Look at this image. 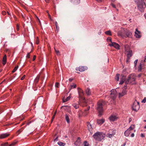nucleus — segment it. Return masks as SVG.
<instances>
[{
    "mask_svg": "<svg viewBox=\"0 0 146 146\" xmlns=\"http://www.w3.org/2000/svg\"><path fill=\"white\" fill-rule=\"evenodd\" d=\"M109 118L110 121H113L117 120V117L115 115H112L109 117Z\"/></svg>",
    "mask_w": 146,
    "mask_h": 146,
    "instance_id": "nucleus-17",
    "label": "nucleus"
},
{
    "mask_svg": "<svg viewBox=\"0 0 146 146\" xmlns=\"http://www.w3.org/2000/svg\"><path fill=\"white\" fill-rule=\"evenodd\" d=\"M36 56L35 55L34 56L33 58V61L35 60L36 59Z\"/></svg>",
    "mask_w": 146,
    "mask_h": 146,
    "instance_id": "nucleus-57",
    "label": "nucleus"
},
{
    "mask_svg": "<svg viewBox=\"0 0 146 146\" xmlns=\"http://www.w3.org/2000/svg\"><path fill=\"white\" fill-rule=\"evenodd\" d=\"M138 60L137 59V60H136L134 62V64L135 65V66H136L137 63V62H138Z\"/></svg>",
    "mask_w": 146,
    "mask_h": 146,
    "instance_id": "nucleus-53",
    "label": "nucleus"
},
{
    "mask_svg": "<svg viewBox=\"0 0 146 146\" xmlns=\"http://www.w3.org/2000/svg\"><path fill=\"white\" fill-rule=\"evenodd\" d=\"M127 91L125 90H123L121 93H119V98L121 97L126 94L127 93Z\"/></svg>",
    "mask_w": 146,
    "mask_h": 146,
    "instance_id": "nucleus-13",
    "label": "nucleus"
},
{
    "mask_svg": "<svg viewBox=\"0 0 146 146\" xmlns=\"http://www.w3.org/2000/svg\"><path fill=\"white\" fill-rule=\"evenodd\" d=\"M84 146H89V144L88 143V142L86 141H85L84 142Z\"/></svg>",
    "mask_w": 146,
    "mask_h": 146,
    "instance_id": "nucleus-43",
    "label": "nucleus"
},
{
    "mask_svg": "<svg viewBox=\"0 0 146 146\" xmlns=\"http://www.w3.org/2000/svg\"><path fill=\"white\" fill-rule=\"evenodd\" d=\"M40 74L37 76L35 79V83H37L38 82L40 78Z\"/></svg>",
    "mask_w": 146,
    "mask_h": 146,
    "instance_id": "nucleus-25",
    "label": "nucleus"
},
{
    "mask_svg": "<svg viewBox=\"0 0 146 146\" xmlns=\"http://www.w3.org/2000/svg\"><path fill=\"white\" fill-rule=\"evenodd\" d=\"M105 121V120L103 119H98L97 120V123L99 125H101Z\"/></svg>",
    "mask_w": 146,
    "mask_h": 146,
    "instance_id": "nucleus-21",
    "label": "nucleus"
},
{
    "mask_svg": "<svg viewBox=\"0 0 146 146\" xmlns=\"http://www.w3.org/2000/svg\"><path fill=\"white\" fill-rule=\"evenodd\" d=\"M54 50H55V52H56V53L57 54V55H60V52H59V51L58 50H56V48H55V47H54Z\"/></svg>",
    "mask_w": 146,
    "mask_h": 146,
    "instance_id": "nucleus-41",
    "label": "nucleus"
},
{
    "mask_svg": "<svg viewBox=\"0 0 146 146\" xmlns=\"http://www.w3.org/2000/svg\"><path fill=\"white\" fill-rule=\"evenodd\" d=\"M119 74H116L115 77V79L116 80H117V81H119Z\"/></svg>",
    "mask_w": 146,
    "mask_h": 146,
    "instance_id": "nucleus-34",
    "label": "nucleus"
},
{
    "mask_svg": "<svg viewBox=\"0 0 146 146\" xmlns=\"http://www.w3.org/2000/svg\"><path fill=\"white\" fill-rule=\"evenodd\" d=\"M109 45L110 46H113L115 48L117 49H119V45L115 42H112V44H109Z\"/></svg>",
    "mask_w": 146,
    "mask_h": 146,
    "instance_id": "nucleus-10",
    "label": "nucleus"
},
{
    "mask_svg": "<svg viewBox=\"0 0 146 146\" xmlns=\"http://www.w3.org/2000/svg\"><path fill=\"white\" fill-rule=\"evenodd\" d=\"M141 137H144V135L142 133L141 134Z\"/></svg>",
    "mask_w": 146,
    "mask_h": 146,
    "instance_id": "nucleus-63",
    "label": "nucleus"
},
{
    "mask_svg": "<svg viewBox=\"0 0 146 146\" xmlns=\"http://www.w3.org/2000/svg\"><path fill=\"white\" fill-rule=\"evenodd\" d=\"M59 85V83L58 82H56L55 83V86L56 88H58Z\"/></svg>",
    "mask_w": 146,
    "mask_h": 146,
    "instance_id": "nucleus-48",
    "label": "nucleus"
},
{
    "mask_svg": "<svg viewBox=\"0 0 146 146\" xmlns=\"http://www.w3.org/2000/svg\"><path fill=\"white\" fill-rule=\"evenodd\" d=\"M140 32L137 30V29H136V31L135 32V36L137 38H140L141 37V36L140 35Z\"/></svg>",
    "mask_w": 146,
    "mask_h": 146,
    "instance_id": "nucleus-12",
    "label": "nucleus"
},
{
    "mask_svg": "<svg viewBox=\"0 0 146 146\" xmlns=\"http://www.w3.org/2000/svg\"><path fill=\"white\" fill-rule=\"evenodd\" d=\"M131 137H133L134 136V133H132L131 134Z\"/></svg>",
    "mask_w": 146,
    "mask_h": 146,
    "instance_id": "nucleus-59",
    "label": "nucleus"
},
{
    "mask_svg": "<svg viewBox=\"0 0 146 146\" xmlns=\"http://www.w3.org/2000/svg\"><path fill=\"white\" fill-rule=\"evenodd\" d=\"M73 80V78H69V81H70V82H71L72 80Z\"/></svg>",
    "mask_w": 146,
    "mask_h": 146,
    "instance_id": "nucleus-61",
    "label": "nucleus"
},
{
    "mask_svg": "<svg viewBox=\"0 0 146 146\" xmlns=\"http://www.w3.org/2000/svg\"><path fill=\"white\" fill-rule=\"evenodd\" d=\"M30 53H28L27 55V57L28 58H29L30 57Z\"/></svg>",
    "mask_w": 146,
    "mask_h": 146,
    "instance_id": "nucleus-49",
    "label": "nucleus"
},
{
    "mask_svg": "<svg viewBox=\"0 0 146 146\" xmlns=\"http://www.w3.org/2000/svg\"><path fill=\"white\" fill-rule=\"evenodd\" d=\"M90 107H88L85 110V111H88L90 109Z\"/></svg>",
    "mask_w": 146,
    "mask_h": 146,
    "instance_id": "nucleus-54",
    "label": "nucleus"
},
{
    "mask_svg": "<svg viewBox=\"0 0 146 146\" xmlns=\"http://www.w3.org/2000/svg\"><path fill=\"white\" fill-rule=\"evenodd\" d=\"M130 50V48L128 45H125L124 53L126 54Z\"/></svg>",
    "mask_w": 146,
    "mask_h": 146,
    "instance_id": "nucleus-16",
    "label": "nucleus"
},
{
    "mask_svg": "<svg viewBox=\"0 0 146 146\" xmlns=\"http://www.w3.org/2000/svg\"><path fill=\"white\" fill-rule=\"evenodd\" d=\"M65 119L67 122L69 123L70 122V119L68 115L67 114L65 115Z\"/></svg>",
    "mask_w": 146,
    "mask_h": 146,
    "instance_id": "nucleus-29",
    "label": "nucleus"
},
{
    "mask_svg": "<svg viewBox=\"0 0 146 146\" xmlns=\"http://www.w3.org/2000/svg\"><path fill=\"white\" fill-rule=\"evenodd\" d=\"M78 92L79 94V98L80 99H83L84 100H85V98L83 97V96L84 94V93L83 91L80 88H78Z\"/></svg>",
    "mask_w": 146,
    "mask_h": 146,
    "instance_id": "nucleus-6",
    "label": "nucleus"
},
{
    "mask_svg": "<svg viewBox=\"0 0 146 146\" xmlns=\"http://www.w3.org/2000/svg\"><path fill=\"white\" fill-rule=\"evenodd\" d=\"M124 82H125V81L120 80V82L119 83V84L121 85Z\"/></svg>",
    "mask_w": 146,
    "mask_h": 146,
    "instance_id": "nucleus-51",
    "label": "nucleus"
},
{
    "mask_svg": "<svg viewBox=\"0 0 146 146\" xmlns=\"http://www.w3.org/2000/svg\"><path fill=\"white\" fill-rule=\"evenodd\" d=\"M70 96H69L66 98L65 99H64V98H63V102H65L69 100L70 99Z\"/></svg>",
    "mask_w": 146,
    "mask_h": 146,
    "instance_id": "nucleus-27",
    "label": "nucleus"
},
{
    "mask_svg": "<svg viewBox=\"0 0 146 146\" xmlns=\"http://www.w3.org/2000/svg\"><path fill=\"white\" fill-rule=\"evenodd\" d=\"M106 104V102L102 100L99 101L98 102L97 110L98 111L99 115H102V113L103 111V107Z\"/></svg>",
    "mask_w": 146,
    "mask_h": 146,
    "instance_id": "nucleus-2",
    "label": "nucleus"
},
{
    "mask_svg": "<svg viewBox=\"0 0 146 146\" xmlns=\"http://www.w3.org/2000/svg\"><path fill=\"white\" fill-rule=\"evenodd\" d=\"M111 95V97L112 99L113 100L115 99L116 98V97L117 96V94H110Z\"/></svg>",
    "mask_w": 146,
    "mask_h": 146,
    "instance_id": "nucleus-32",
    "label": "nucleus"
},
{
    "mask_svg": "<svg viewBox=\"0 0 146 146\" xmlns=\"http://www.w3.org/2000/svg\"><path fill=\"white\" fill-rule=\"evenodd\" d=\"M58 144L60 146H64L65 145V143L60 141H58Z\"/></svg>",
    "mask_w": 146,
    "mask_h": 146,
    "instance_id": "nucleus-30",
    "label": "nucleus"
},
{
    "mask_svg": "<svg viewBox=\"0 0 146 146\" xmlns=\"http://www.w3.org/2000/svg\"><path fill=\"white\" fill-rule=\"evenodd\" d=\"M128 53L127 54V60L129 59L132 55V51L131 50L127 52Z\"/></svg>",
    "mask_w": 146,
    "mask_h": 146,
    "instance_id": "nucleus-19",
    "label": "nucleus"
},
{
    "mask_svg": "<svg viewBox=\"0 0 146 146\" xmlns=\"http://www.w3.org/2000/svg\"><path fill=\"white\" fill-rule=\"evenodd\" d=\"M6 12L5 11H3L2 12V14L3 15H5L6 14Z\"/></svg>",
    "mask_w": 146,
    "mask_h": 146,
    "instance_id": "nucleus-55",
    "label": "nucleus"
},
{
    "mask_svg": "<svg viewBox=\"0 0 146 146\" xmlns=\"http://www.w3.org/2000/svg\"><path fill=\"white\" fill-rule=\"evenodd\" d=\"M36 43L37 44H38L39 43V40L38 37L36 38Z\"/></svg>",
    "mask_w": 146,
    "mask_h": 146,
    "instance_id": "nucleus-47",
    "label": "nucleus"
},
{
    "mask_svg": "<svg viewBox=\"0 0 146 146\" xmlns=\"http://www.w3.org/2000/svg\"><path fill=\"white\" fill-rule=\"evenodd\" d=\"M131 133V131H130L127 129L124 132L125 135L126 137H128Z\"/></svg>",
    "mask_w": 146,
    "mask_h": 146,
    "instance_id": "nucleus-23",
    "label": "nucleus"
},
{
    "mask_svg": "<svg viewBox=\"0 0 146 146\" xmlns=\"http://www.w3.org/2000/svg\"><path fill=\"white\" fill-rule=\"evenodd\" d=\"M111 5L113 7V8H115V5H114V4H112V3H111Z\"/></svg>",
    "mask_w": 146,
    "mask_h": 146,
    "instance_id": "nucleus-56",
    "label": "nucleus"
},
{
    "mask_svg": "<svg viewBox=\"0 0 146 146\" xmlns=\"http://www.w3.org/2000/svg\"><path fill=\"white\" fill-rule=\"evenodd\" d=\"M134 125H131L128 129H127L128 130H129L130 131H131L134 128Z\"/></svg>",
    "mask_w": 146,
    "mask_h": 146,
    "instance_id": "nucleus-35",
    "label": "nucleus"
},
{
    "mask_svg": "<svg viewBox=\"0 0 146 146\" xmlns=\"http://www.w3.org/2000/svg\"><path fill=\"white\" fill-rule=\"evenodd\" d=\"M63 108L66 111L70 113H71L70 107L69 106H64L61 107V108Z\"/></svg>",
    "mask_w": 146,
    "mask_h": 146,
    "instance_id": "nucleus-9",
    "label": "nucleus"
},
{
    "mask_svg": "<svg viewBox=\"0 0 146 146\" xmlns=\"http://www.w3.org/2000/svg\"><path fill=\"white\" fill-rule=\"evenodd\" d=\"M141 63L139 67V71H141Z\"/></svg>",
    "mask_w": 146,
    "mask_h": 146,
    "instance_id": "nucleus-46",
    "label": "nucleus"
},
{
    "mask_svg": "<svg viewBox=\"0 0 146 146\" xmlns=\"http://www.w3.org/2000/svg\"><path fill=\"white\" fill-rule=\"evenodd\" d=\"M125 37L131 38L132 37V33L130 31L127 30L125 31Z\"/></svg>",
    "mask_w": 146,
    "mask_h": 146,
    "instance_id": "nucleus-11",
    "label": "nucleus"
},
{
    "mask_svg": "<svg viewBox=\"0 0 146 146\" xmlns=\"http://www.w3.org/2000/svg\"><path fill=\"white\" fill-rule=\"evenodd\" d=\"M88 113V111H85V110H84V112L83 113V115L84 116L86 115Z\"/></svg>",
    "mask_w": 146,
    "mask_h": 146,
    "instance_id": "nucleus-42",
    "label": "nucleus"
},
{
    "mask_svg": "<svg viewBox=\"0 0 146 146\" xmlns=\"http://www.w3.org/2000/svg\"><path fill=\"white\" fill-rule=\"evenodd\" d=\"M79 102L78 104L74 103L72 104V106L75 109H76L79 108Z\"/></svg>",
    "mask_w": 146,
    "mask_h": 146,
    "instance_id": "nucleus-26",
    "label": "nucleus"
},
{
    "mask_svg": "<svg viewBox=\"0 0 146 146\" xmlns=\"http://www.w3.org/2000/svg\"><path fill=\"white\" fill-rule=\"evenodd\" d=\"M107 40L108 42H110L112 44V42H113L111 41V39L110 38H108L107 39Z\"/></svg>",
    "mask_w": 146,
    "mask_h": 146,
    "instance_id": "nucleus-45",
    "label": "nucleus"
},
{
    "mask_svg": "<svg viewBox=\"0 0 146 146\" xmlns=\"http://www.w3.org/2000/svg\"><path fill=\"white\" fill-rule=\"evenodd\" d=\"M105 33L106 35H111V32L110 31L105 32Z\"/></svg>",
    "mask_w": 146,
    "mask_h": 146,
    "instance_id": "nucleus-37",
    "label": "nucleus"
},
{
    "mask_svg": "<svg viewBox=\"0 0 146 146\" xmlns=\"http://www.w3.org/2000/svg\"><path fill=\"white\" fill-rule=\"evenodd\" d=\"M17 143V142H13L12 143L8 146H14Z\"/></svg>",
    "mask_w": 146,
    "mask_h": 146,
    "instance_id": "nucleus-44",
    "label": "nucleus"
},
{
    "mask_svg": "<svg viewBox=\"0 0 146 146\" xmlns=\"http://www.w3.org/2000/svg\"><path fill=\"white\" fill-rule=\"evenodd\" d=\"M76 84H73V85H70V90L72 88H75L76 87Z\"/></svg>",
    "mask_w": 146,
    "mask_h": 146,
    "instance_id": "nucleus-36",
    "label": "nucleus"
},
{
    "mask_svg": "<svg viewBox=\"0 0 146 146\" xmlns=\"http://www.w3.org/2000/svg\"><path fill=\"white\" fill-rule=\"evenodd\" d=\"M1 145L3 146H8L9 145L7 142H5L2 144Z\"/></svg>",
    "mask_w": 146,
    "mask_h": 146,
    "instance_id": "nucleus-39",
    "label": "nucleus"
},
{
    "mask_svg": "<svg viewBox=\"0 0 146 146\" xmlns=\"http://www.w3.org/2000/svg\"><path fill=\"white\" fill-rule=\"evenodd\" d=\"M25 76H26L25 75H24L21 78V80H23L24 79V78H25Z\"/></svg>",
    "mask_w": 146,
    "mask_h": 146,
    "instance_id": "nucleus-52",
    "label": "nucleus"
},
{
    "mask_svg": "<svg viewBox=\"0 0 146 146\" xmlns=\"http://www.w3.org/2000/svg\"><path fill=\"white\" fill-rule=\"evenodd\" d=\"M141 2L138 4V9L141 12H143L144 11V9L146 7V5L144 0H141Z\"/></svg>",
    "mask_w": 146,
    "mask_h": 146,
    "instance_id": "nucleus-3",
    "label": "nucleus"
},
{
    "mask_svg": "<svg viewBox=\"0 0 146 146\" xmlns=\"http://www.w3.org/2000/svg\"><path fill=\"white\" fill-rule=\"evenodd\" d=\"M78 117L79 118H80L83 115V112L81 110H80L79 111H78Z\"/></svg>",
    "mask_w": 146,
    "mask_h": 146,
    "instance_id": "nucleus-31",
    "label": "nucleus"
},
{
    "mask_svg": "<svg viewBox=\"0 0 146 146\" xmlns=\"http://www.w3.org/2000/svg\"><path fill=\"white\" fill-rule=\"evenodd\" d=\"M55 25L57 31H58L59 29L58 23L56 21L55 22Z\"/></svg>",
    "mask_w": 146,
    "mask_h": 146,
    "instance_id": "nucleus-33",
    "label": "nucleus"
},
{
    "mask_svg": "<svg viewBox=\"0 0 146 146\" xmlns=\"http://www.w3.org/2000/svg\"><path fill=\"white\" fill-rule=\"evenodd\" d=\"M127 84H125V85L124 86V88H125V90L127 88Z\"/></svg>",
    "mask_w": 146,
    "mask_h": 146,
    "instance_id": "nucleus-60",
    "label": "nucleus"
},
{
    "mask_svg": "<svg viewBox=\"0 0 146 146\" xmlns=\"http://www.w3.org/2000/svg\"><path fill=\"white\" fill-rule=\"evenodd\" d=\"M85 91L87 95L89 96L91 94V91L89 88H87L86 89Z\"/></svg>",
    "mask_w": 146,
    "mask_h": 146,
    "instance_id": "nucleus-22",
    "label": "nucleus"
},
{
    "mask_svg": "<svg viewBox=\"0 0 146 146\" xmlns=\"http://www.w3.org/2000/svg\"><path fill=\"white\" fill-rule=\"evenodd\" d=\"M111 92L110 93V94H117V92L116 90L115 89H113L111 91Z\"/></svg>",
    "mask_w": 146,
    "mask_h": 146,
    "instance_id": "nucleus-28",
    "label": "nucleus"
},
{
    "mask_svg": "<svg viewBox=\"0 0 146 146\" xmlns=\"http://www.w3.org/2000/svg\"><path fill=\"white\" fill-rule=\"evenodd\" d=\"M50 0H45V1L46 3H48Z\"/></svg>",
    "mask_w": 146,
    "mask_h": 146,
    "instance_id": "nucleus-64",
    "label": "nucleus"
},
{
    "mask_svg": "<svg viewBox=\"0 0 146 146\" xmlns=\"http://www.w3.org/2000/svg\"><path fill=\"white\" fill-rule=\"evenodd\" d=\"M9 134L8 133H3L0 135V139H2L5 138L9 135Z\"/></svg>",
    "mask_w": 146,
    "mask_h": 146,
    "instance_id": "nucleus-14",
    "label": "nucleus"
},
{
    "mask_svg": "<svg viewBox=\"0 0 146 146\" xmlns=\"http://www.w3.org/2000/svg\"><path fill=\"white\" fill-rule=\"evenodd\" d=\"M118 35L119 36H123V35L122 33L120 31L118 32Z\"/></svg>",
    "mask_w": 146,
    "mask_h": 146,
    "instance_id": "nucleus-40",
    "label": "nucleus"
},
{
    "mask_svg": "<svg viewBox=\"0 0 146 146\" xmlns=\"http://www.w3.org/2000/svg\"><path fill=\"white\" fill-rule=\"evenodd\" d=\"M126 76L121 74V75L120 80L125 81V83L126 84H128L129 83L130 79H131V77L128 76L127 79L126 80Z\"/></svg>",
    "mask_w": 146,
    "mask_h": 146,
    "instance_id": "nucleus-4",
    "label": "nucleus"
},
{
    "mask_svg": "<svg viewBox=\"0 0 146 146\" xmlns=\"http://www.w3.org/2000/svg\"><path fill=\"white\" fill-rule=\"evenodd\" d=\"M58 137H56V138L54 139V141H58Z\"/></svg>",
    "mask_w": 146,
    "mask_h": 146,
    "instance_id": "nucleus-58",
    "label": "nucleus"
},
{
    "mask_svg": "<svg viewBox=\"0 0 146 146\" xmlns=\"http://www.w3.org/2000/svg\"><path fill=\"white\" fill-rule=\"evenodd\" d=\"M81 143L80 138L79 137L78 138L76 142L74 143V144L76 146H80Z\"/></svg>",
    "mask_w": 146,
    "mask_h": 146,
    "instance_id": "nucleus-15",
    "label": "nucleus"
},
{
    "mask_svg": "<svg viewBox=\"0 0 146 146\" xmlns=\"http://www.w3.org/2000/svg\"><path fill=\"white\" fill-rule=\"evenodd\" d=\"M7 61V56L6 55H5L4 56L3 59V65H5L6 62Z\"/></svg>",
    "mask_w": 146,
    "mask_h": 146,
    "instance_id": "nucleus-24",
    "label": "nucleus"
},
{
    "mask_svg": "<svg viewBox=\"0 0 146 146\" xmlns=\"http://www.w3.org/2000/svg\"><path fill=\"white\" fill-rule=\"evenodd\" d=\"M87 128L88 130L90 132V133H91L92 130V128L91 124L90 123H88L87 125Z\"/></svg>",
    "mask_w": 146,
    "mask_h": 146,
    "instance_id": "nucleus-20",
    "label": "nucleus"
},
{
    "mask_svg": "<svg viewBox=\"0 0 146 146\" xmlns=\"http://www.w3.org/2000/svg\"><path fill=\"white\" fill-rule=\"evenodd\" d=\"M31 123V121H30L29 122H28L27 123V125H29L30 123Z\"/></svg>",
    "mask_w": 146,
    "mask_h": 146,
    "instance_id": "nucleus-62",
    "label": "nucleus"
},
{
    "mask_svg": "<svg viewBox=\"0 0 146 146\" xmlns=\"http://www.w3.org/2000/svg\"><path fill=\"white\" fill-rule=\"evenodd\" d=\"M133 110L136 111H137L139 108V103L137 102H135L132 106Z\"/></svg>",
    "mask_w": 146,
    "mask_h": 146,
    "instance_id": "nucleus-5",
    "label": "nucleus"
},
{
    "mask_svg": "<svg viewBox=\"0 0 146 146\" xmlns=\"http://www.w3.org/2000/svg\"><path fill=\"white\" fill-rule=\"evenodd\" d=\"M18 68V66H16L15 67L14 69L12 71V72L13 73L14 72H15L16 70H17V68Z\"/></svg>",
    "mask_w": 146,
    "mask_h": 146,
    "instance_id": "nucleus-38",
    "label": "nucleus"
},
{
    "mask_svg": "<svg viewBox=\"0 0 146 146\" xmlns=\"http://www.w3.org/2000/svg\"><path fill=\"white\" fill-rule=\"evenodd\" d=\"M115 130L110 129L109 131V133L107 134L108 137L110 138H111L115 135Z\"/></svg>",
    "mask_w": 146,
    "mask_h": 146,
    "instance_id": "nucleus-7",
    "label": "nucleus"
},
{
    "mask_svg": "<svg viewBox=\"0 0 146 146\" xmlns=\"http://www.w3.org/2000/svg\"><path fill=\"white\" fill-rule=\"evenodd\" d=\"M130 76L131 77V80L132 81H134L136 80V75L135 74H132L129 75L128 76Z\"/></svg>",
    "mask_w": 146,
    "mask_h": 146,
    "instance_id": "nucleus-18",
    "label": "nucleus"
},
{
    "mask_svg": "<svg viewBox=\"0 0 146 146\" xmlns=\"http://www.w3.org/2000/svg\"><path fill=\"white\" fill-rule=\"evenodd\" d=\"M87 69V67L85 66H80L79 67L76 68V70L77 71H78L80 72H82L84 71Z\"/></svg>",
    "mask_w": 146,
    "mask_h": 146,
    "instance_id": "nucleus-8",
    "label": "nucleus"
},
{
    "mask_svg": "<svg viewBox=\"0 0 146 146\" xmlns=\"http://www.w3.org/2000/svg\"><path fill=\"white\" fill-rule=\"evenodd\" d=\"M105 134L102 132H97L95 133L93 135V137L97 141H101L103 139Z\"/></svg>",
    "mask_w": 146,
    "mask_h": 146,
    "instance_id": "nucleus-1",
    "label": "nucleus"
},
{
    "mask_svg": "<svg viewBox=\"0 0 146 146\" xmlns=\"http://www.w3.org/2000/svg\"><path fill=\"white\" fill-rule=\"evenodd\" d=\"M142 102L145 103L146 102V98H145L142 101Z\"/></svg>",
    "mask_w": 146,
    "mask_h": 146,
    "instance_id": "nucleus-50",
    "label": "nucleus"
}]
</instances>
